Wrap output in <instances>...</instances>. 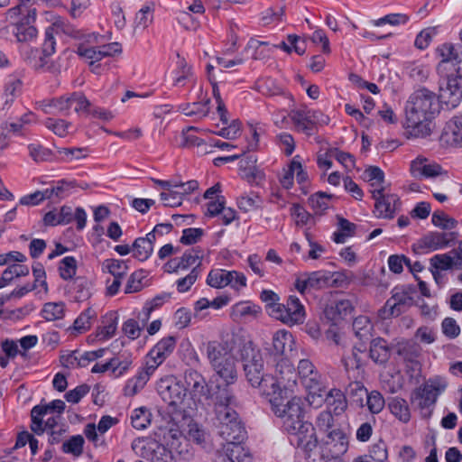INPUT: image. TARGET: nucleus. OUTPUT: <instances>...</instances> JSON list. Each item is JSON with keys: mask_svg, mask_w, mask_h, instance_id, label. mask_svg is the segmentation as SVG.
Wrapping results in <instances>:
<instances>
[{"mask_svg": "<svg viewBox=\"0 0 462 462\" xmlns=\"http://www.w3.org/2000/svg\"><path fill=\"white\" fill-rule=\"evenodd\" d=\"M276 394L267 396L274 414L282 420L284 430L291 435V443L305 453L317 448L315 429L303 420V400L299 396Z\"/></svg>", "mask_w": 462, "mask_h": 462, "instance_id": "obj_1", "label": "nucleus"}, {"mask_svg": "<svg viewBox=\"0 0 462 462\" xmlns=\"http://www.w3.org/2000/svg\"><path fill=\"white\" fill-rule=\"evenodd\" d=\"M439 62L437 67L439 100L448 109L456 108L462 100V48L443 43L437 48Z\"/></svg>", "mask_w": 462, "mask_h": 462, "instance_id": "obj_2", "label": "nucleus"}, {"mask_svg": "<svg viewBox=\"0 0 462 462\" xmlns=\"http://www.w3.org/2000/svg\"><path fill=\"white\" fill-rule=\"evenodd\" d=\"M439 113L433 92L420 88L413 92L405 106V128L412 137H426L431 133V121Z\"/></svg>", "mask_w": 462, "mask_h": 462, "instance_id": "obj_3", "label": "nucleus"}, {"mask_svg": "<svg viewBox=\"0 0 462 462\" xmlns=\"http://www.w3.org/2000/svg\"><path fill=\"white\" fill-rule=\"evenodd\" d=\"M237 405L232 388H221L218 385L214 398L216 426L217 433L226 443H242L246 436L245 427L235 410Z\"/></svg>", "mask_w": 462, "mask_h": 462, "instance_id": "obj_4", "label": "nucleus"}, {"mask_svg": "<svg viewBox=\"0 0 462 462\" xmlns=\"http://www.w3.org/2000/svg\"><path fill=\"white\" fill-rule=\"evenodd\" d=\"M207 358L216 374L223 380L224 385L217 383L221 388H231L237 378L236 358L227 344L210 341L206 345Z\"/></svg>", "mask_w": 462, "mask_h": 462, "instance_id": "obj_5", "label": "nucleus"}, {"mask_svg": "<svg viewBox=\"0 0 462 462\" xmlns=\"http://www.w3.org/2000/svg\"><path fill=\"white\" fill-rule=\"evenodd\" d=\"M241 357L247 381L253 387H258L262 394L266 395V391L273 388L274 382L271 374L263 372V359L260 350L248 342L241 349Z\"/></svg>", "mask_w": 462, "mask_h": 462, "instance_id": "obj_6", "label": "nucleus"}, {"mask_svg": "<svg viewBox=\"0 0 462 462\" xmlns=\"http://www.w3.org/2000/svg\"><path fill=\"white\" fill-rule=\"evenodd\" d=\"M448 386L447 377L432 375L415 388L411 395V401L420 410L422 417L430 416L438 398L445 393Z\"/></svg>", "mask_w": 462, "mask_h": 462, "instance_id": "obj_7", "label": "nucleus"}, {"mask_svg": "<svg viewBox=\"0 0 462 462\" xmlns=\"http://www.w3.org/2000/svg\"><path fill=\"white\" fill-rule=\"evenodd\" d=\"M298 378L306 390V401L310 406L319 407L323 403L325 385L322 376L308 359H301L298 365Z\"/></svg>", "mask_w": 462, "mask_h": 462, "instance_id": "obj_8", "label": "nucleus"}, {"mask_svg": "<svg viewBox=\"0 0 462 462\" xmlns=\"http://www.w3.org/2000/svg\"><path fill=\"white\" fill-rule=\"evenodd\" d=\"M54 33H63L71 38H79L80 33L77 31L72 24L68 23L61 17H57L45 30L44 42L42 46V55H39L38 61H35L34 67L36 69H43L49 62L48 58L55 51V39Z\"/></svg>", "mask_w": 462, "mask_h": 462, "instance_id": "obj_9", "label": "nucleus"}, {"mask_svg": "<svg viewBox=\"0 0 462 462\" xmlns=\"http://www.w3.org/2000/svg\"><path fill=\"white\" fill-rule=\"evenodd\" d=\"M183 383L188 395V402L194 410L199 404L205 405L215 393L211 394L210 387L204 375L193 368H188L183 374Z\"/></svg>", "mask_w": 462, "mask_h": 462, "instance_id": "obj_10", "label": "nucleus"}, {"mask_svg": "<svg viewBox=\"0 0 462 462\" xmlns=\"http://www.w3.org/2000/svg\"><path fill=\"white\" fill-rule=\"evenodd\" d=\"M157 391L162 399L172 408L173 411L186 413L189 410H193L191 403L188 405V395L185 391L184 383H181L176 378L162 379Z\"/></svg>", "mask_w": 462, "mask_h": 462, "instance_id": "obj_11", "label": "nucleus"}, {"mask_svg": "<svg viewBox=\"0 0 462 462\" xmlns=\"http://www.w3.org/2000/svg\"><path fill=\"white\" fill-rule=\"evenodd\" d=\"M273 388L266 391L265 396L293 393L297 388L298 374L288 358H280L275 365Z\"/></svg>", "mask_w": 462, "mask_h": 462, "instance_id": "obj_12", "label": "nucleus"}, {"mask_svg": "<svg viewBox=\"0 0 462 462\" xmlns=\"http://www.w3.org/2000/svg\"><path fill=\"white\" fill-rule=\"evenodd\" d=\"M131 448L137 456L152 462H175L167 443L164 445L154 440L138 438L133 440Z\"/></svg>", "mask_w": 462, "mask_h": 462, "instance_id": "obj_13", "label": "nucleus"}, {"mask_svg": "<svg viewBox=\"0 0 462 462\" xmlns=\"http://www.w3.org/2000/svg\"><path fill=\"white\" fill-rule=\"evenodd\" d=\"M7 18L16 41L26 42L29 38V0H20L18 5L8 9Z\"/></svg>", "mask_w": 462, "mask_h": 462, "instance_id": "obj_14", "label": "nucleus"}, {"mask_svg": "<svg viewBox=\"0 0 462 462\" xmlns=\"http://www.w3.org/2000/svg\"><path fill=\"white\" fill-rule=\"evenodd\" d=\"M272 317L287 325L301 324L305 319V310L296 296H290L286 304L274 305Z\"/></svg>", "mask_w": 462, "mask_h": 462, "instance_id": "obj_15", "label": "nucleus"}, {"mask_svg": "<svg viewBox=\"0 0 462 462\" xmlns=\"http://www.w3.org/2000/svg\"><path fill=\"white\" fill-rule=\"evenodd\" d=\"M331 279L332 274L328 271L320 270L305 273L296 278L294 286L300 293L305 294L327 287L330 283Z\"/></svg>", "mask_w": 462, "mask_h": 462, "instance_id": "obj_16", "label": "nucleus"}, {"mask_svg": "<svg viewBox=\"0 0 462 462\" xmlns=\"http://www.w3.org/2000/svg\"><path fill=\"white\" fill-rule=\"evenodd\" d=\"M412 303L411 297L400 288H394L392 296L387 300L384 306L378 311L382 319L398 317Z\"/></svg>", "mask_w": 462, "mask_h": 462, "instance_id": "obj_17", "label": "nucleus"}, {"mask_svg": "<svg viewBox=\"0 0 462 462\" xmlns=\"http://www.w3.org/2000/svg\"><path fill=\"white\" fill-rule=\"evenodd\" d=\"M372 197L375 200V216L378 218H393L400 209V199L395 194H383V189H374Z\"/></svg>", "mask_w": 462, "mask_h": 462, "instance_id": "obj_18", "label": "nucleus"}, {"mask_svg": "<svg viewBox=\"0 0 462 462\" xmlns=\"http://www.w3.org/2000/svg\"><path fill=\"white\" fill-rule=\"evenodd\" d=\"M202 254L198 248L187 250L180 257L171 259L165 265L168 273H180L189 268L199 270Z\"/></svg>", "mask_w": 462, "mask_h": 462, "instance_id": "obj_19", "label": "nucleus"}, {"mask_svg": "<svg viewBox=\"0 0 462 462\" xmlns=\"http://www.w3.org/2000/svg\"><path fill=\"white\" fill-rule=\"evenodd\" d=\"M410 171L417 180L435 178L445 172L439 163L423 156H418L411 161Z\"/></svg>", "mask_w": 462, "mask_h": 462, "instance_id": "obj_20", "label": "nucleus"}, {"mask_svg": "<svg viewBox=\"0 0 462 462\" xmlns=\"http://www.w3.org/2000/svg\"><path fill=\"white\" fill-rule=\"evenodd\" d=\"M273 347L281 358L291 359L296 355L295 340L291 333L285 329L276 331L273 336Z\"/></svg>", "mask_w": 462, "mask_h": 462, "instance_id": "obj_21", "label": "nucleus"}, {"mask_svg": "<svg viewBox=\"0 0 462 462\" xmlns=\"http://www.w3.org/2000/svg\"><path fill=\"white\" fill-rule=\"evenodd\" d=\"M164 439L169 446L174 459L177 457L186 458L189 455V445L187 437H184L181 432L176 430H171Z\"/></svg>", "mask_w": 462, "mask_h": 462, "instance_id": "obj_22", "label": "nucleus"}, {"mask_svg": "<svg viewBox=\"0 0 462 462\" xmlns=\"http://www.w3.org/2000/svg\"><path fill=\"white\" fill-rule=\"evenodd\" d=\"M1 348L7 358L20 356L25 361L29 351V336H24L18 341L6 338L1 342Z\"/></svg>", "mask_w": 462, "mask_h": 462, "instance_id": "obj_23", "label": "nucleus"}, {"mask_svg": "<svg viewBox=\"0 0 462 462\" xmlns=\"http://www.w3.org/2000/svg\"><path fill=\"white\" fill-rule=\"evenodd\" d=\"M441 139L450 145L462 146V115L454 116L446 124Z\"/></svg>", "mask_w": 462, "mask_h": 462, "instance_id": "obj_24", "label": "nucleus"}, {"mask_svg": "<svg viewBox=\"0 0 462 462\" xmlns=\"http://www.w3.org/2000/svg\"><path fill=\"white\" fill-rule=\"evenodd\" d=\"M71 107V94L56 99L44 100L36 103V108L42 110L46 114L60 113L62 115H67Z\"/></svg>", "mask_w": 462, "mask_h": 462, "instance_id": "obj_25", "label": "nucleus"}, {"mask_svg": "<svg viewBox=\"0 0 462 462\" xmlns=\"http://www.w3.org/2000/svg\"><path fill=\"white\" fill-rule=\"evenodd\" d=\"M323 402L335 415L338 416L345 412L347 408L346 393L338 388L330 389L328 393L323 394Z\"/></svg>", "mask_w": 462, "mask_h": 462, "instance_id": "obj_26", "label": "nucleus"}, {"mask_svg": "<svg viewBox=\"0 0 462 462\" xmlns=\"http://www.w3.org/2000/svg\"><path fill=\"white\" fill-rule=\"evenodd\" d=\"M176 346V338L168 336L162 338L148 353V356L162 364L169 357Z\"/></svg>", "mask_w": 462, "mask_h": 462, "instance_id": "obj_27", "label": "nucleus"}, {"mask_svg": "<svg viewBox=\"0 0 462 462\" xmlns=\"http://www.w3.org/2000/svg\"><path fill=\"white\" fill-rule=\"evenodd\" d=\"M216 456L224 457L230 462H251V457L241 443H226L223 447V451H217Z\"/></svg>", "mask_w": 462, "mask_h": 462, "instance_id": "obj_28", "label": "nucleus"}, {"mask_svg": "<svg viewBox=\"0 0 462 462\" xmlns=\"http://www.w3.org/2000/svg\"><path fill=\"white\" fill-rule=\"evenodd\" d=\"M65 402L61 400H54L50 403H41L36 405L31 410V421L41 425V416H45L48 413L54 411L57 412L58 415L61 414L65 410ZM38 429H41V426H38Z\"/></svg>", "mask_w": 462, "mask_h": 462, "instance_id": "obj_29", "label": "nucleus"}, {"mask_svg": "<svg viewBox=\"0 0 462 462\" xmlns=\"http://www.w3.org/2000/svg\"><path fill=\"white\" fill-rule=\"evenodd\" d=\"M326 443L330 446L333 456L337 457L346 452L348 448L347 436L340 429L328 431Z\"/></svg>", "mask_w": 462, "mask_h": 462, "instance_id": "obj_30", "label": "nucleus"}, {"mask_svg": "<svg viewBox=\"0 0 462 462\" xmlns=\"http://www.w3.org/2000/svg\"><path fill=\"white\" fill-rule=\"evenodd\" d=\"M348 383L346 385V393L351 400V402L358 407L365 406V398L366 397L368 391L365 387L361 379H346Z\"/></svg>", "mask_w": 462, "mask_h": 462, "instance_id": "obj_31", "label": "nucleus"}, {"mask_svg": "<svg viewBox=\"0 0 462 462\" xmlns=\"http://www.w3.org/2000/svg\"><path fill=\"white\" fill-rule=\"evenodd\" d=\"M449 240L450 238L448 234L430 232L420 240V245L421 248H425L430 251H436L447 247Z\"/></svg>", "mask_w": 462, "mask_h": 462, "instance_id": "obj_32", "label": "nucleus"}, {"mask_svg": "<svg viewBox=\"0 0 462 462\" xmlns=\"http://www.w3.org/2000/svg\"><path fill=\"white\" fill-rule=\"evenodd\" d=\"M369 356L376 364H385L390 357V349L386 341L381 337L374 339L371 342Z\"/></svg>", "mask_w": 462, "mask_h": 462, "instance_id": "obj_33", "label": "nucleus"}, {"mask_svg": "<svg viewBox=\"0 0 462 462\" xmlns=\"http://www.w3.org/2000/svg\"><path fill=\"white\" fill-rule=\"evenodd\" d=\"M388 408L391 413L403 423L411 420V411L406 400L401 397H393L388 402Z\"/></svg>", "mask_w": 462, "mask_h": 462, "instance_id": "obj_34", "label": "nucleus"}, {"mask_svg": "<svg viewBox=\"0 0 462 462\" xmlns=\"http://www.w3.org/2000/svg\"><path fill=\"white\" fill-rule=\"evenodd\" d=\"M76 301H84L92 294V282L85 277L76 278L70 288Z\"/></svg>", "mask_w": 462, "mask_h": 462, "instance_id": "obj_35", "label": "nucleus"}, {"mask_svg": "<svg viewBox=\"0 0 462 462\" xmlns=\"http://www.w3.org/2000/svg\"><path fill=\"white\" fill-rule=\"evenodd\" d=\"M340 364L346 379H361L363 377L364 369L358 365V361L355 360V356H351L350 353H345L342 356Z\"/></svg>", "mask_w": 462, "mask_h": 462, "instance_id": "obj_36", "label": "nucleus"}, {"mask_svg": "<svg viewBox=\"0 0 462 462\" xmlns=\"http://www.w3.org/2000/svg\"><path fill=\"white\" fill-rule=\"evenodd\" d=\"M289 116L298 131L303 132L308 135L312 134L311 119L309 116V110L293 109Z\"/></svg>", "mask_w": 462, "mask_h": 462, "instance_id": "obj_37", "label": "nucleus"}, {"mask_svg": "<svg viewBox=\"0 0 462 462\" xmlns=\"http://www.w3.org/2000/svg\"><path fill=\"white\" fill-rule=\"evenodd\" d=\"M118 318L115 314L106 315L103 320V326L99 328L95 335V339L106 341L111 338L116 331Z\"/></svg>", "mask_w": 462, "mask_h": 462, "instance_id": "obj_38", "label": "nucleus"}, {"mask_svg": "<svg viewBox=\"0 0 462 462\" xmlns=\"http://www.w3.org/2000/svg\"><path fill=\"white\" fill-rule=\"evenodd\" d=\"M352 310L353 305L351 301L349 300H341L337 301L335 305L330 306L326 310V314L330 319L337 322L350 315Z\"/></svg>", "mask_w": 462, "mask_h": 462, "instance_id": "obj_39", "label": "nucleus"}, {"mask_svg": "<svg viewBox=\"0 0 462 462\" xmlns=\"http://www.w3.org/2000/svg\"><path fill=\"white\" fill-rule=\"evenodd\" d=\"M34 282L31 291H35V295L39 299H42L48 292V285L46 282V273L44 268L41 264L32 267Z\"/></svg>", "mask_w": 462, "mask_h": 462, "instance_id": "obj_40", "label": "nucleus"}, {"mask_svg": "<svg viewBox=\"0 0 462 462\" xmlns=\"http://www.w3.org/2000/svg\"><path fill=\"white\" fill-rule=\"evenodd\" d=\"M397 354L403 359L405 364L420 362L418 360L420 355V347L411 342H402L397 346Z\"/></svg>", "mask_w": 462, "mask_h": 462, "instance_id": "obj_41", "label": "nucleus"}, {"mask_svg": "<svg viewBox=\"0 0 462 462\" xmlns=\"http://www.w3.org/2000/svg\"><path fill=\"white\" fill-rule=\"evenodd\" d=\"M353 330L360 340H368L373 330V324L366 316H359L353 321Z\"/></svg>", "mask_w": 462, "mask_h": 462, "instance_id": "obj_42", "label": "nucleus"}, {"mask_svg": "<svg viewBox=\"0 0 462 462\" xmlns=\"http://www.w3.org/2000/svg\"><path fill=\"white\" fill-rule=\"evenodd\" d=\"M230 271L224 269H215L209 272L207 283L214 288H224L228 286L230 283V278H232Z\"/></svg>", "mask_w": 462, "mask_h": 462, "instance_id": "obj_43", "label": "nucleus"}, {"mask_svg": "<svg viewBox=\"0 0 462 462\" xmlns=\"http://www.w3.org/2000/svg\"><path fill=\"white\" fill-rule=\"evenodd\" d=\"M106 269L116 279H123L128 272V265L125 261L117 259H107L103 263Z\"/></svg>", "mask_w": 462, "mask_h": 462, "instance_id": "obj_44", "label": "nucleus"}, {"mask_svg": "<svg viewBox=\"0 0 462 462\" xmlns=\"http://www.w3.org/2000/svg\"><path fill=\"white\" fill-rule=\"evenodd\" d=\"M195 78L191 69L186 64L184 60L179 61L178 70L173 79L175 87H184L189 82H194Z\"/></svg>", "mask_w": 462, "mask_h": 462, "instance_id": "obj_45", "label": "nucleus"}, {"mask_svg": "<svg viewBox=\"0 0 462 462\" xmlns=\"http://www.w3.org/2000/svg\"><path fill=\"white\" fill-rule=\"evenodd\" d=\"M65 305L63 302H48L42 310V316L48 321L60 319L64 316Z\"/></svg>", "mask_w": 462, "mask_h": 462, "instance_id": "obj_46", "label": "nucleus"}, {"mask_svg": "<svg viewBox=\"0 0 462 462\" xmlns=\"http://www.w3.org/2000/svg\"><path fill=\"white\" fill-rule=\"evenodd\" d=\"M151 417L152 414L147 409H135L131 415V423L134 429L142 430L150 425Z\"/></svg>", "mask_w": 462, "mask_h": 462, "instance_id": "obj_47", "label": "nucleus"}, {"mask_svg": "<svg viewBox=\"0 0 462 462\" xmlns=\"http://www.w3.org/2000/svg\"><path fill=\"white\" fill-rule=\"evenodd\" d=\"M85 439L81 435H74L62 443L61 449L66 454L79 457L83 453Z\"/></svg>", "mask_w": 462, "mask_h": 462, "instance_id": "obj_48", "label": "nucleus"}, {"mask_svg": "<svg viewBox=\"0 0 462 462\" xmlns=\"http://www.w3.org/2000/svg\"><path fill=\"white\" fill-rule=\"evenodd\" d=\"M257 144H258V134H257L256 131L254 130L253 131V140L248 143L246 148H245V149L243 148L242 149L241 153L234 154V155H230V156L215 158L214 161H213L214 165L215 166H220V165H222L223 163H226V162H235L236 160H237L240 157H242L247 152L255 150L256 147H257Z\"/></svg>", "mask_w": 462, "mask_h": 462, "instance_id": "obj_49", "label": "nucleus"}, {"mask_svg": "<svg viewBox=\"0 0 462 462\" xmlns=\"http://www.w3.org/2000/svg\"><path fill=\"white\" fill-rule=\"evenodd\" d=\"M259 307L250 302H239L233 306L232 316L234 319L255 317L259 313Z\"/></svg>", "mask_w": 462, "mask_h": 462, "instance_id": "obj_50", "label": "nucleus"}, {"mask_svg": "<svg viewBox=\"0 0 462 462\" xmlns=\"http://www.w3.org/2000/svg\"><path fill=\"white\" fill-rule=\"evenodd\" d=\"M253 50L252 58L254 60H263L269 56L271 48L265 42H260L255 39H251L245 47V51Z\"/></svg>", "mask_w": 462, "mask_h": 462, "instance_id": "obj_51", "label": "nucleus"}, {"mask_svg": "<svg viewBox=\"0 0 462 462\" xmlns=\"http://www.w3.org/2000/svg\"><path fill=\"white\" fill-rule=\"evenodd\" d=\"M29 118L28 114H24L15 122L7 123L5 122L0 125V130L4 132V134L8 135V134H12L15 136H19L23 134V129L28 124Z\"/></svg>", "mask_w": 462, "mask_h": 462, "instance_id": "obj_52", "label": "nucleus"}, {"mask_svg": "<svg viewBox=\"0 0 462 462\" xmlns=\"http://www.w3.org/2000/svg\"><path fill=\"white\" fill-rule=\"evenodd\" d=\"M76 52L89 63H97L103 59L98 47H91L86 43L79 44Z\"/></svg>", "mask_w": 462, "mask_h": 462, "instance_id": "obj_53", "label": "nucleus"}, {"mask_svg": "<svg viewBox=\"0 0 462 462\" xmlns=\"http://www.w3.org/2000/svg\"><path fill=\"white\" fill-rule=\"evenodd\" d=\"M366 405L369 411L373 414L380 413L385 405L383 396L378 391L368 392L366 397Z\"/></svg>", "mask_w": 462, "mask_h": 462, "instance_id": "obj_54", "label": "nucleus"}, {"mask_svg": "<svg viewBox=\"0 0 462 462\" xmlns=\"http://www.w3.org/2000/svg\"><path fill=\"white\" fill-rule=\"evenodd\" d=\"M21 88L22 81L20 78L17 75L8 76L5 88V95L7 97L5 103L12 102L14 97L20 94Z\"/></svg>", "mask_w": 462, "mask_h": 462, "instance_id": "obj_55", "label": "nucleus"}, {"mask_svg": "<svg viewBox=\"0 0 462 462\" xmlns=\"http://www.w3.org/2000/svg\"><path fill=\"white\" fill-rule=\"evenodd\" d=\"M95 317V310L90 308L87 309L75 319L73 328L79 333L87 331L90 328L91 320Z\"/></svg>", "mask_w": 462, "mask_h": 462, "instance_id": "obj_56", "label": "nucleus"}, {"mask_svg": "<svg viewBox=\"0 0 462 462\" xmlns=\"http://www.w3.org/2000/svg\"><path fill=\"white\" fill-rule=\"evenodd\" d=\"M153 251V246L143 238H136L133 245L134 256L140 261L147 260Z\"/></svg>", "mask_w": 462, "mask_h": 462, "instance_id": "obj_57", "label": "nucleus"}, {"mask_svg": "<svg viewBox=\"0 0 462 462\" xmlns=\"http://www.w3.org/2000/svg\"><path fill=\"white\" fill-rule=\"evenodd\" d=\"M199 270L197 268H192L190 272L184 277L178 279L175 282L177 291L180 293H184L189 291L191 286L196 282L199 276Z\"/></svg>", "mask_w": 462, "mask_h": 462, "instance_id": "obj_58", "label": "nucleus"}, {"mask_svg": "<svg viewBox=\"0 0 462 462\" xmlns=\"http://www.w3.org/2000/svg\"><path fill=\"white\" fill-rule=\"evenodd\" d=\"M46 126L51 129L55 134L65 137L73 131V126L70 123L65 120H52L49 119L46 122Z\"/></svg>", "mask_w": 462, "mask_h": 462, "instance_id": "obj_59", "label": "nucleus"}, {"mask_svg": "<svg viewBox=\"0 0 462 462\" xmlns=\"http://www.w3.org/2000/svg\"><path fill=\"white\" fill-rule=\"evenodd\" d=\"M76 270L77 261L73 256H66L60 261L59 271L62 279H71L76 274Z\"/></svg>", "mask_w": 462, "mask_h": 462, "instance_id": "obj_60", "label": "nucleus"}, {"mask_svg": "<svg viewBox=\"0 0 462 462\" xmlns=\"http://www.w3.org/2000/svg\"><path fill=\"white\" fill-rule=\"evenodd\" d=\"M132 359L130 356L122 358L116 356L110 359V365L112 366V374L115 377L122 376L131 366Z\"/></svg>", "mask_w": 462, "mask_h": 462, "instance_id": "obj_61", "label": "nucleus"}, {"mask_svg": "<svg viewBox=\"0 0 462 462\" xmlns=\"http://www.w3.org/2000/svg\"><path fill=\"white\" fill-rule=\"evenodd\" d=\"M431 222L435 226L446 230L453 229L457 226V221L443 211H435L432 214Z\"/></svg>", "mask_w": 462, "mask_h": 462, "instance_id": "obj_62", "label": "nucleus"}, {"mask_svg": "<svg viewBox=\"0 0 462 462\" xmlns=\"http://www.w3.org/2000/svg\"><path fill=\"white\" fill-rule=\"evenodd\" d=\"M366 457L373 462H384L388 457L386 444L382 440L373 444Z\"/></svg>", "mask_w": 462, "mask_h": 462, "instance_id": "obj_63", "label": "nucleus"}, {"mask_svg": "<svg viewBox=\"0 0 462 462\" xmlns=\"http://www.w3.org/2000/svg\"><path fill=\"white\" fill-rule=\"evenodd\" d=\"M329 196L324 192H317L309 199L310 207L316 213H321L328 208Z\"/></svg>", "mask_w": 462, "mask_h": 462, "instance_id": "obj_64", "label": "nucleus"}]
</instances>
